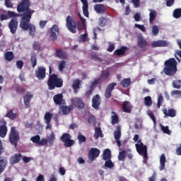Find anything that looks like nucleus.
I'll list each match as a JSON object with an SVG mask.
<instances>
[{
  "instance_id": "f257e3e1",
  "label": "nucleus",
  "mask_w": 181,
  "mask_h": 181,
  "mask_svg": "<svg viewBox=\"0 0 181 181\" xmlns=\"http://www.w3.org/2000/svg\"><path fill=\"white\" fill-rule=\"evenodd\" d=\"M17 12L21 14V21L32 18V16L35 13V10L30 8V1L23 0L17 6Z\"/></svg>"
},
{
  "instance_id": "f03ea898",
  "label": "nucleus",
  "mask_w": 181,
  "mask_h": 181,
  "mask_svg": "<svg viewBox=\"0 0 181 181\" xmlns=\"http://www.w3.org/2000/svg\"><path fill=\"white\" fill-rule=\"evenodd\" d=\"M49 78L47 81L48 90H53L54 88H62L63 87V78H59L56 74H52V66L49 67Z\"/></svg>"
},
{
  "instance_id": "7ed1b4c3",
  "label": "nucleus",
  "mask_w": 181,
  "mask_h": 181,
  "mask_svg": "<svg viewBox=\"0 0 181 181\" xmlns=\"http://www.w3.org/2000/svg\"><path fill=\"white\" fill-rule=\"evenodd\" d=\"M165 67L164 68V73L166 76H173L177 71V62L175 58H170L165 62Z\"/></svg>"
},
{
  "instance_id": "20e7f679",
  "label": "nucleus",
  "mask_w": 181,
  "mask_h": 181,
  "mask_svg": "<svg viewBox=\"0 0 181 181\" xmlns=\"http://www.w3.org/2000/svg\"><path fill=\"white\" fill-rule=\"evenodd\" d=\"M30 19H32V17H30L28 18H25L24 20H21L20 22V28L23 30H29V34L31 35V36H33L35 33H36V26L35 25L30 23Z\"/></svg>"
},
{
  "instance_id": "39448f33",
  "label": "nucleus",
  "mask_w": 181,
  "mask_h": 181,
  "mask_svg": "<svg viewBox=\"0 0 181 181\" xmlns=\"http://www.w3.org/2000/svg\"><path fill=\"white\" fill-rule=\"evenodd\" d=\"M21 137L19 136V132L16 130V127H12L8 134V141L10 144L16 148H18V143Z\"/></svg>"
},
{
  "instance_id": "423d86ee",
  "label": "nucleus",
  "mask_w": 181,
  "mask_h": 181,
  "mask_svg": "<svg viewBox=\"0 0 181 181\" xmlns=\"http://www.w3.org/2000/svg\"><path fill=\"white\" fill-rule=\"evenodd\" d=\"M59 139L64 143L65 148H71L75 144L74 140L71 139V135L69 133H64Z\"/></svg>"
},
{
  "instance_id": "0eeeda50",
  "label": "nucleus",
  "mask_w": 181,
  "mask_h": 181,
  "mask_svg": "<svg viewBox=\"0 0 181 181\" xmlns=\"http://www.w3.org/2000/svg\"><path fill=\"white\" fill-rule=\"evenodd\" d=\"M110 76H111L110 71L107 69L104 70L98 78L93 80V82H95L96 85L101 84L105 81H108V80H110Z\"/></svg>"
},
{
  "instance_id": "6e6552de",
  "label": "nucleus",
  "mask_w": 181,
  "mask_h": 181,
  "mask_svg": "<svg viewBox=\"0 0 181 181\" xmlns=\"http://www.w3.org/2000/svg\"><path fill=\"white\" fill-rule=\"evenodd\" d=\"M66 26L71 33H76V32H77V25L71 16L66 17Z\"/></svg>"
},
{
  "instance_id": "1a4fd4ad",
  "label": "nucleus",
  "mask_w": 181,
  "mask_h": 181,
  "mask_svg": "<svg viewBox=\"0 0 181 181\" xmlns=\"http://www.w3.org/2000/svg\"><path fill=\"white\" fill-rule=\"evenodd\" d=\"M136 149L144 159H148V147L146 145H144V143L139 141V144H135Z\"/></svg>"
},
{
  "instance_id": "9d476101",
  "label": "nucleus",
  "mask_w": 181,
  "mask_h": 181,
  "mask_svg": "<svg viewBox=\"0 0 181 181\" xmlns=\"http://www.w3.org/2000/svg\"><path fill=\"white\" fill-rule=\"evenodd\" d=\"M100 153H101L100 149L97 148H90L88 152V159L90 163H93V162L100 156Z\"/></svg>"
},
{
  "instance_id": "9b49d317",
  "label": "nucleus",
  "mask_w": 181,
  "mask_h": 181,
  "mask_svg": "<svg viewBox=\"0 0 181 181\" xmlns=\"http://www.w3.org/2000/svg\"><path fill=\"white\" fill-rule=\"evenodd\" d=\"M59 26H57V25L56 24H54L51 28H49V39L52 42H56L57 36H59Z\"/></svg>"
},
{
  "instance_id": "f8f14e48",
  "label": "nucleus",
  "mask_w": 181,
  "mask_h": 181,
  "mask_svg": "<svg viewBox=\"0 0 181 181\" xmlns=\"http://www.w3.org/2000/svg\"><path fill=\"white\" fill-rule=\"evenodd\" d=\"M35 76L38 80H45L46 78V68L45 66H38L35 70Z\"/></svg>"
},
{
  "instance_id": "ddd939ff",
  "label": "nucleus",
  "mask_w": 181,
  "mask_h": 181,
  "mask_svg": "<svg viewBox=\"0 0 181 181\" xmlns=\"http://www.w3.org/2000/svg\"><path fill=\"white\" fill-rule=\"evenodd\" d=\"M19 25V22H18V19L12 18L8 23V29L10 30L11 33L12 35H15L16 31L18 30V26Z\"/></svg>"
},
{
  "instance_id": "4468645a",
  "label": "nucleus",
  "mask_w": 181,
  "mask_h": 181,
  "mask_svg": "<svg viewBox=\"0 0 181 181\" xmlns=\"http://www.w3.org/2000/svg\"><path fill=\"white\" fill-rule=\"evenodd\" d=\"M117 87V83L112 82L106 86V89L105 91V98H111L112 97V90H114Z\"/></svg>"
},
{
  "instance_id": "2eb2a0df",
  "label": "nucleus",
  "mask_w": 181,
  "mask_h": 181,
  "mask_svg": "<svg viewBox=\"0 0 181 181\" xmlns=\"http://www.w3.org/2000/svg\"><path fill=\"white\" fill-rule=\"evenodd\" d=\"M63 98H64L63 94L62 93L56 94L53 97L54 104H56V105H65L66 100H64V99Z\"/></svg>"
},
{
  "instance_id": "dca6fc26",
  "label": "nucleus",
  "mask_w": 181,
  "mask_h": 181,
  "mask_svg": "<svg viewBox=\"0 0 181 181\" xmlns=\"http://www.w3.org/2000/svg\"><path fill=\"white\" fill-rule=\"evenodd\" d=\"M169 42L166 40H159L151 42V47H168Z\"/></svg>"
},
{
  "instance_id": "f3484780",
  "label": "nucleus",
  "mask_w": 181,
  "mask_h": 181,
  "mask_svg": "<svg viewBox=\"0 0 181 181\" xmlns=\"http://www.w3.org/2000/svg\"><path fill=\"white\" fill-rule=\"evenodd\" d=\"M100 105H101V98L100 95L96 94L92 98V107L95 110H98Z\"/></svg>"
},
{
  "instance_id": "a211bd4d",
  "label": "nucleus",
  "mask_w": 181,
  "mask_h": 181,
  "mask_svg": "<svg viewBox=\"0 0 181 181\" xmlns=\"http://www.w3.org/2000/svg\"><path fill=\"white\" fill-rule=\"evenodd\" d=\"M71 103L72 105L76 106V108L83 109L85 107L83 100L80 98H74L71 99Z\"/></svg>"
},
{
  "instance_id": "6ab92c4d",
  "label": "nucleus",
  "mask_w": 181,
  "mask_h": 181,
  "mask_svg": "<svg viewBox=\"0 0 181 181\" xmlns=\"http://www.w3.org/2000/svg\"><path fill=\"white\" fill-rule=\"evenodd\" d=\"M137 46L140 49L146 50V47H148V41L145 40L144 37H138Z\"/></svg>"
},
{
  "instance_id": "aec40b11",
  "label": "nucleus",
  "mask_w": 181,
  "mask_h": 181,
  "mask_svg": "<svg viewBox=\"0 0 181 181\" xmlns=\"http://www.w3.org/2000/svg\"><path fill=\"white\" fill-rule=\"evenodd\" d=\"M22 160V153H15L11 156L10 158V163L11 165H16V163H19Z\"/></svg>"
},
{
  "instance_id": "412c9836",
  "label": "nucleus",
  "mask_w": 181,
  "mask_h": 181,
  "mask_svg": "<svg viewBox=\"0 0 181 181\" xmlns=\"http://www.w3.org/2000/svg\"><path fill=\"white\" fill-rule=\"evenodd\" d=\"M2 124L0 125V136L1 138H5L8 134V127H6V122L5 120L2 122Z\"/></svg>"
},
{
  "instance_id": "4be33fe9",
  "label": "nucleus",
  "mask_w": 181,
  "mask_h": 181,
  "mask_svg": "<svg viewBox=\"0 0 181 181\" xmlns=\"http://www.w3.org/2000/svg\"><path fill=\"white\" fill-rule=\"evenodd\" d=\"M55 56L58 59H61V60H67L68 59L67 53H66V52L62 49L56 50Z\"/></svg>"
},
{
  "instance_id": "5701e85b",
  "label": "nucleus",
  "mask_w": 181,
  "mask_h": 181,
  "mask_svg": "<svg viewBox=\"0 0 181 181\" xmlns=\"http://www.w3.org/2000/svg\"><path fill=\"white\" fill-rule=\"evenodd\" d=\"M122 109L123 112H127L129 114L131 111H132V105H131V103L129 101H124L122 105Z\"/></svg>"
},
{
  "instance_id": "b1692460",
  "label": "nucleus",
  "mask_w": 181,
  "mask_h": 181,
  "mask_svg": "<svg viewBox=\"0 0 181 181\" xmlns=\"http://www.w3.org/2000/svg\"><path fill=\"white\" fill-rule=\"evenodd\" d=\"M33 98V95L30 94V93L28 92L23 97L24 104L25 108L30 107V100Z\"/></svg>"
},
{
  "instance_id": "393cba45",
  "label": "nucleus",
  "mask_w": 181,
  "mask_h": 181,
  "mask_svg": "<svg viewBox=\"0 0 181 181\" xmlns=\"http://www.w3.org/2000/svg\"><path fill=\"white\" fill-rule=\"evenodd\" d=\"M128 50H129L128 47L122 46L119 49H117L114 52V54H115V56H124V54H125L126 52H128Z\"/></svg>"
},
{
  "instance_id": "a878e982",
  "label": "nucleus",
  "mask_w": 181,
  "mask_h": 181,
  "mask_svg": "<svg viewBox=\"0 0 181 181\" xmlns=\"http://www.w3.org/2000/svg\"><path fill=\"white\" fill-rule=\"evenodd\" d=\"M81 1L83 4L82 9L83 15L86 18H88V15H90L88 13V1H87V0H81Z\"/></svg>"
},
{
  "instance_id": "bb28decb",
  "label": "nucleus",
  "mask_w": 181,
  "mask_h": 181,
  "mask_svg": "<svg viewBox=\"0 0 181 181\" xmlns=\"http://www.w3.org/2000/svg\"><path fill=\"white\" fill-rule=\"evenodd\" d=\"M6 165H8V159L6 158H0V175L4 172Z\"/></svg>"
},
{
  "instance_id": "cd10ccee",
  "label": "nucleus",
  "mask_w": 181,
  "mask_h": 181,
  "mask_svg": "<svg viewBox=\"0 0 181 181\" xmlns=\"http://www.w3.org/2000/svg\"><path fill=\"white\" fill-rule=\"evenodd\" d=\"M94 11L98 13H105V6L104 4H95L94 6Z\"/></svg>"
},
{
  "instance_id": "c85d7f7f",
  "label": "nucleus",
  "mask_w": 181,
  "mask_h": 181,
  "mask_svg": "<svg viewBox=\"0 0 181 181\" xmlns=\"http://www.w3.org/2000/svg\"><path fill=\"white\" fill-rule=\"evenodd\" d=\"M30 63L33 69L37 66V55L35 52L30 54Z\"/></svg>"
},
{
  "instance_id": "c756f323",
  "label": "nucleus",
  "mask_w": 181,
  "mask_h": 181,
  "mask_svg": "<svg viewBox=\"0 0 181 181\" xmlns=\"http://www.w3.org/2000/svg\"><path fill=\"white\" fill-rule=\"evenodd\" d=\"M149 22L150 23H153V21L156 20L158 18V11L153 9H149Z\"/></svg>"
},
{
  "instance_id": "7c9ffc66",
  "label": "nucleus",
  "mask_w": 181,
  "mask_h": 181,
  "mask_svg": "<svg viewBox=\"0 0 181 181\" xmlns=\"http://www.w3.org/2000/svg\"><path fill=\"white\" fill-rule=\"evenodd\" d=\"M166 163V156L165 154H161L160 157V166H159V170H165V164Z\"/></svg>"
},
{
  "instance_id": "2f4dec72",
  "label": "nucleus",
  "mask_w": 181,
  "mask_h": 181,
  "mask_svg": "<svg viewBox=\"0 0 181 181\" xmlns=\"http://www.w3.org/2000/svg\"><path fill=\"white\" fill-rule=\"evenodd\" d=\"M97 83L94 82V81L92 82L90 86L89 87V89H87L86 91V97H90L91 94H93V91L95 89V87H97Z\"/></svg>"
},
{
  "instance_id": "473e14b6",
  "label": "nucleus",
  "mask_w": 181,
  "mask_h": 181,
  "mask_svg": "<svg viewBox=\"0 0 181 181\" xmlns=\"http://www.w3.org/2000/svg\"><path fill=\"white\" fill-rule=\"evenodd\" d=\"M163 114L165 115V117L174 118V117H176V110L175 109H169L168 112V110L165 109L163 110Z\"/></svg>"
},
{
  "instance_id": "72a5a7b5",
  "label": "nucleus",
  "mask_w": 181,
  "mask_h": 181,
  "mask_svg": "<svg viewBox=\"0 0 181 181\" xmlns=\"http://www.w3.org/2000/svg\"><path fill=\"white\" fill-rule=\"evenodd\" d=\"M111 115V124L112 125H115L117 124H119V118L118 117V115L115 113V112L112 111Z\"/></svg>"
},
{
  "instance_id": "f704fd0d",
  "label": "nucleus",
  "mask_w": 181,
  "mask_h": 181,
  "mask_svg": "<svg viewBox=\"0 0 181 181\" xmlns=\"http://www.w3.org/2000/svg\"><path fill=\"white\" fill-rule=\"evenodd\" d=\"M80 84L81 82L78 79H76L75 81H74L72 84V88L75 94H77L78 93V90H80Z\"/></svg>"
},
{
  "instance_id": "c9c22d12",
  "label": "nucleus",
  "mask_w": 181,
  "mask_h": 181,
  "mask_svg": "<svg viewBox=\"0 0 181 181\" xmlns=\"http://www.w3.org/2000/svg\"><path fill=\"white\" fill-rule=\"evenodd\" d=\"M121 125L118 124L116 127V130L114 132V138L115 139H121Z\"/></svg>"
},
{
  "instance_id": "e433bc0d",
  "label": "nucleus",
  "mask_w": 181,
  "mask_h": 181,
  "mask_svg": "<svg viewBox=\"0 0 181 181\" xmlns=\"http://www.w3.org/2000/svg\"><path fill=\"white\" fill-rule=\"evenodd\" d=\"M61 110L64 115H67V114H70V112L71 111V110H73V105L64 106V105H62V107H61Z\"/></svg>"
},
{
  "instance_id": "4c0bfd02",
  "label": "nucleus",
  "mask_w": 181,
  "mask_h": 181,
  "mask_svg": "<svg viewBox=\"0 0 181 181\" xmlns=\"http://www.w3.org/2000/svg\"><path fill=\"white\" fill-rule=\"evenodd\" d=\"M4 57L6 62H12V60L15 59V56L13 55V52L12 51L6 52L4 54Z\"/></svg>"
},
{
  "instance_id": "58836bf2",
  "label": "nucleus",
  "mask_w": 181,
  "mask_h": 181,
  "mask_svg": "<svg viewBox=\"0 0 181 181\" xmlns=\"http://www.w3.org/2000/svg\"><path fill=\"white\" fill-rule=\"evenodd\" d=\"M103 130H101V127H96L95 128V134L94 138L95 139H98L99 138H103Z\"/></svg>"
},
{
  "instance_id": "ea45409f",
  "label": "nucleus",
  "mask_w": 181,
  "mask_h": 181,
  "mask_svg": "<svg viewBox=\"0 0 181 181\" xmlns=\"http://www.w3.org/2000/svg\"><path fill=\"white\" fill-rule=\"evenodd\" d=\"M103 160H109L111 159V150L107 148L104 151L103 154Z\"/></svg>"
},
{
  "instance_id": "a19ab883",
  "label": "nucleus",
  "mask_w": 181,
  "mask_h": 181,
  "mask_svg": "<svg viewBox=\"0 0 181 181\" xmlns=\"http://www.w3.org/2000/svg\"><path fill=\"white\" fill-rule=\"evenodd\" d=\"M120 86L123 87L124 88H128L129 86H131V78H124L120 82Z\"/></svg>"
},
{
  "instance_id": "79ce46f5",
  "label": "nucleus",
  "mask_w": 181,
  "mask_h": 181,
  "mask_svg": "<svg viewBox=\"0 0 181 181\" xmlns=\"http://www.w3.org/2000/svg\"><path fill=\"white\" fill-rule=\"evenodd\" d=\"M56 139V136L54 135V132H52L50 135L47 137V140L49 144V146H53V143Z\"/></svg>"
},
{
  "instance_id": "37998d69",
  "label": "nucleus",
  "mask_w": 181,
  "mask_h": 181,
  "mask_svg": "<svg viewBox=\"0 0 181 181\" xmlns=\"http://www.w3.org/2000/svg\"><path fill=\"white\" fill-rule=\"evenodd\" d=\"M52 118H53V114L50 113L49 112H47L44 117L45 124H49V122H52Z\"/></svg>"
},
{
  "instance_id": "c03bdc74",
  "label": "nucleus",
  "mask_w": 181,
  "mask_h": 181,
  "mask_svg": "<svg viewBox=\"0 0 181 181\" xmlns=\"http://www.w3.org/2000/svg\"><path fill=\"white\" fill-rule=\"evenodd\" d=\"M173 16L175 18V19H179L181 18V8H175L173 11Z\"/></svg>"
},
{
  "instance_id": "a18cd8bd",
  "label": "nucleus",
  "mask_w": 181,
  "mask_h": 181,
  "mask_svg": "<svg viewBox=\"0 0 181 181\" xmlns=\"http://www.w3.org/2000/svg\"><path fill=\"white\" fill-rule=\"evenodd\" d=\"M90 60H94L95 62H103V59L98 56L97 54H90L89 55Z\"/></svg>"
},
{
  "instance_id": "49530a36",
  "label": "nucleus",
  "mask_w": 181,
  "mask_h": 181,
  "mask_svg": "<svg viewBox=\"0 0 181 181\" xmlns=\"http://www.w3.org/2000/svg\"><path fill=\"white\" fill-rule=\"evenodd\" d=\"M6 117H7V118H9L10 119H16L18 114L13 113V110H9L6 115Z\"/></svg>"
},
{
  "instance_id": "de8ad7c7",
  "label": "nucleus",
  "mask_w": 181,
  "mask_h": 181,
  "mask_svg": "<svg viewBox=\"0 0 181 181\" xmlns=\"http://www.w3.org/2000/svg\"><path fill=\"white\" fill-rule=\"evenodd\" d=\"M7 15L8 16H9V18H19V17L22 18V16L20 13H17L15 11H8L7 12Z\"/></svg>"
},
{
  "instance_id": "09e8293b",
  "label": "nucleus",
  "mask_w": 181,
  "mask_h": 181,
  "mask_svg": "<svg viewBox=\"0 0 181 181\" xmlns=\"http://www.w3.org/2000/svg\"><path fill=\"white\" fill-rule=\"evenodd\" d=\"M78 144L81 145V144H84L87 141V138L81 134V133H78Z\"/></svg>"
},
{
  "instance_id": "8fccbe9b",
  "label": "nucleus",
  "mask_w": 181,
  "mask_h": 181,
  "mask_svg": "<svg viewBox=\"0 0 181 181\" xmlns=\"http://www.w3.org/2000/svg\"><path fill=\"white\" fill-rule=\"evenodd\" d=\"M144 104L146 107H151V105H152V98L151 96L145 97Z\"/></svg>"
},
{
  "instance_id": "3c124183",
  "label": "nucleus",
  "mask_w": 181,
  "mask_h": 181,
  "mask_svg": "<svg viewBox=\"0 0 181 181\" xmlns=\"http://www.w3.org/2000/svg\"><path fill=\"white\" fill-rule=\"evenodd\" d=\"M173 88H177V90H180L181 80L173 81Z\"/></svg>"
},
{
  "instance_id": "603ef678",
  "label": "nucleus",
  "mask_w": 181,
  "mask_h": 181,
  "mask_svg": "<svg viewBox=\"0 0 181 181\" xmlns=\"http://www.w3.org/2000/svg\"><path fill=\"white\" fill-rule=\"evenodd\" d=\"M126 158H127V151L124 150L119 151V156H118L119 160H124Z\"/></svg>"
},
{
  "instance_id": "864d4df0",
  "label": "nucleus",
  "mask_w": 181,
  "mask_h": 181,
  "mask_svg": "<svg viewBox=\"0 0 181 181\" xmlns=\"http://www.w3.org/2000/svg\"><path fill=\"white\" fill-rule=\"evenodd\" d=\"M105 167L107 168L108 169H112L114 168V163L112 160H105Z\"/></svg>"
},
{
  "instance_id": "5fc2aeb1",
  "label": "nucleus",
  "mask_w": 181,
  "mask_h": 181,
  "mask_svg": "<svg viewBox=\"0 0 181 181\" xmlns=\"http://www.w3.org/2000/svg\"><path fill=\"white\" fill-rule=\"evenodd\" d=\"M105 25H107V19L104 17H100L99 18V26L104 28Z\"/></svg>"
},
{
  "instance_id": "6e6d98bb",
  "label": "nucleus",
  "mask_w": 181,
  "mask_h": 181,
  "mask_svg": "<svg viewBox=\"0 0 181 181\" xmlns=\"http://www.w3.org/2000/svg\"><path fill=\"white\" fill-rule=\"evenodd\" d=\"M66 64H67V62L64 60L61 61V62L59 64V70L60 71H64V69L66 68Z\"/></svg>"
},
{
  "instance_id": "4d7b16f0",
  "label": "nucleus",
  "mask_w": 181,
  "mask_h": 181,
  "mask_svg": "<svg viewBox=\"0 0 181 181\" xmlns=\"http://www.w3.org/2000/svg\"><path fill=\"white\" fill-rule=\"evenodd\" d=\"M30 141H32L33 144H37V145H39V142L40 141V136L35 135L31 137Z\"/></svg>"
},
{
  "instance_id": "13d9d810",
  "label": "nucleus",
  "mask_w": 181,
  "mask_h": 181,
  "mask_svg": "<svg viewBox=\"0 0 181 181\" xmlns=\"http://www.w3.org/2000/svg\"><path fill=\"white\" fill-rule=\"evenodd\" d=\"M88 122L90 125H95V117H94L93 115H90L88 118Z\"/></svg>"
},
{
  "instance_id": "bf43d9fd",
  "label": "nucleus",
  "mask_w": 181,
  "mask_h": 181,
  "mask_svg": "<svg viewBox=\"0 0 181 181\" xmlns=\"http://www.w3.org/2000/svg\"><path fill=\"white\" fill-rule=\"evenodd\" d=\"M163 103V96L162 94L158 95V103H157V107L158 108H160V105Z\"/></svg>"
},
{
  "instance_id": "052dcab7",
  "label": "nucleus",
  "mask_w": 181,
  "mask_h": 181,
  "mask_svg": "<svg viewBox=\"0 0 181 181\" xmlns=\"http://www.w3.org/2000/svg\"><path fill=\"white\" fill-rule=\"evenodd\" d=\"M161 130L164 134H167L168 135H170L172 134V132L169 130V127H165L163 125H161Z\"/></svg>"
},
{
  "instance_id": "680f3d73",
  "label": "nucleus",
  "mask_w": 181,
  "mask_h": 181,
  "mask_svg": "<svg viewBox=\"0 0 181 181\" xmlns=\"http://www.w3.org/2000/svg\"><path fill=\"white\" fill-rule=\"evenodd\" d=\"M147 114H148V117L151 118V119H152L153 123L156 124V117H155V115L153 113V112L151 110H148L147 112Z\"/></svg>"
},
{
  "instance_id": "e2e57ef3",
  "label": "nucleus",
  "mask_w": 181,
  "mask_h": 181,
  "mask_svg": "<svg viewBox=\"0 0 181 181\" xmlns=\"http://www.w3.org/2000/svg\"><path fill=\"white\" fill-rule=\"evenodd\" d=\"M152 33L154 36H158L159 33V27L158 25H155L152 27Z\"/></svg>"
},
{
  "instance_id": "0e129e2a",
  "label": "nucleus",
  "mask_w": 181,
  "mask_h": 181,
  "mask_svg": "<svg viewBox=\"0 0 181 181\" xmlns=\"http://www.w3.org/2000/svg\"><path fill=\"white\" fill-rule=\"evenodd\" d=\"M33 49L37 50V52H40V49H42L40 44L37 42H35L33 43Z\"/></svg>"
},
{
  "instance_id": "69168bd1",
  "label": "nucleus",
  "mask_w": 181,
  "mask_h": 181,
  "mask_svg": "<svg viewBox=\"0 0 181 181\" xmlns=\"http://www.w3.org/2000/svg\"><path fill=\"white\" fill-rule=\"evenodd\" d=\"M47 139H42L40 140L38 145H41V146H47Z\"/></svg>"
},
{
  "instance_id": "338daca9",
  "label": "nucleus",
  "mask_w": 181,
  "mask_h": 181,
  "mask_svg": "<svg viewBox=\"0 0 181 181\" xmlns=\"http://www.w3.org/2000/svg\"><path fill=\"white\" fill-rule=\"evenodd\" d=\"M23 61L18 60L16 62V67L19 69V70H22L23 69Z\"/></svg>"
},
{
  "instance_id": "774afa93",
  "label": "nucleus",
  "mask_w": 181,
  "mask_h": 181,
  "mask_svg": "<svg viewBox=\"0 0 181 181\" xmlns=\"http://www.w3.org/2000/svg\"><path fill=\"white\" fill-rule=\"evenodd\" d=\"M17 94H23L25 91V88L23 87H17L16 88Z\"/></svg>"
}]
</instances>
